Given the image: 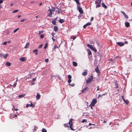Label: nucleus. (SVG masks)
<instances>
[{
    "label": "nucleus",
    "mask_w": 132,
    "mask_h": 132,
    "mask_svg": "<svg viewBox=\"0 0 132 132\" xmlns=\"http://www.w3.org/2000/svg\"><path fill=\"white\" fill-rule=\"evenodd\" d=\"M93 79V77L92 76H91L90 77H88V79L86 80V83L87 84L88 83H90L91 82Z\"/></svg>",
    "instance_id": "nucleus-1"
},
{
    "label": "nucleus",
    "mask_w": 132,
    "mask_h": 132,
    "mask_svg": "<svg viewBox=\"0 0 132 132\" xmlns=\"http://www.w3.org/2000/svg\"><path fill=\"white\" fill-rule=\"evenodd\" d=\"M77 9L79 11V12L80 14H82L83 13V11L82 10L81 8L80 7V6H79V5H77Z\"/></svg>",
    "instance_id": "nucleus-2"
},
{
    "label": "nucleus",
    "mask_w": 132,
    "mask_h": 132,
    "mask_svg": "<svg viewBox=\"0 0 132 132\" xmlns=\"http://www.w3.org/2000/svg\"><path fill=\"white\" fill-rule=\"evenodd\" d=\"M87 46L89 48L92 50L94 51L95 52L97 51L95 49L93 46L92 45H90L89 44H87Z\"/></svg>",
    "instance_id": "nucleus-3"
},
{
    "label": "nucleus",
    "mask_w": 132,
    "mask_h": 132,
    "mask_svg": "<svg viewBox=\"0 0 132 132\" xmlns=\"http://www.w3.org/2000/svg\"><path fill=\"white\" fill-rule=\"evenodd\" d=\"M73 120V119H71L69 121L68 123L70 125V126H68V127H70V128L71 129V130H74L73 128L72 127V121Z\"/></svg>",
    "instance_id": "nucleus-4"
},
{
    "label": "nucleus",
    "mask_w": 132,
    "mask_h": 132,
    "mask_svg": "<svg viewBox=\"0 0 132 132\" xmlns=\"http://www.w3.org/2000/svg\"><path fill=\"white\" fill-rule=\"evenodd\" d=\"M97 102V101L95 99H93L91 103L90 104L92 105V106H94L95 105V104Z\"/></svg>",
    "instance_id": "nucleus-5"
},
{
    "label": "nucleus",
    "mask_w": 132,
    "mask_h": 132,
    "mask_svg": "<svg viewBox=\"0 0 132 132\" xmlns=\"http://www.w3.org/2000/svg\"><path fill=\"white\" fill-rule=\"evenodd\" d=\"M54 9H55L56 13H57L59 14L61 12V9H59L57 8H55Z\"/></svg>",
    "instance_id": "nucleus-6"
},
{
    "label": "nucleus",
    "mask_w": 132,
    "mask_h": 132,
    "mask_svg": "<svg viewBox=\"0 0 132 132\" xmlns=\"http://www.w3.org/2000/svg\"><path fill=\"white\" fill-rule=\"evenodd\" d=\"M29 106L32 107L33 108H34L35 107V106L34 105H33L31 103L30 104H26V107L27 108H28Z\"/></svg>",
    "instance_id": "nucleus-7"
},
{
    "label": "nucleus",
    "mask_w": 132,
    "mask_h": 132,
    "mask_svg": "<svg viewBox=\"0 0 132 132\" xmlns=\"http://www.w3.org/2000/svg\"><path fill=\"white\" fill-rule=\"evenodd\" d=\"M116 44L119 46L122 47L123 46L124 44H125L122 43L121 42H117L116 43Z\"/></svg>",
    "instance_id": "nucleus-8"
},
{
    "label": "nucleus",
    "mask_w": 132,
    "mask_h": 132,
    "mask_svg": "<svg viewBox=\"0 0 132 132\" xmlns=\"http://www.w3.org/2000/svg\"><path fill=\"white\" fill-rule=\"evenodd\" d=\"M91 23H88L85 24L84 25L83 28H85L88 26H90L91 25Z\"/></svg>",
    "instance_id": "nucleus-9"
},
{
    "label": "nucleus",
    "mask_w": 132,
    "mask_h": 132,
    "mask_svg": "<svg viewBox=\"0 0 132 132\" xmlns=\"http://www.w3.org/2000/svg\"><path fill=\"white\" fill-rule=\"evenodd\" d=\"M89 89V88L88 87H86L84 89L82 90V93L85 92L86 91H87Z\"/></svg>",
    "instance_id": "nucleus-10"
},
{
    "label": "nucleus",
    "mask_w": 132,
    "mask_h": 132,
    "mask_svg": "<svg viewBox=\"0 0 132 132\" xmlns=\"http://www.w3.org/2000/svg\"><path fill=\"white\" fill-rule=\"evenodd\" d=\"M95 4H96V8L99 7L100 6V3H98V2H96Z\"/></svg>",
    "instance_id": "nucleus-11"
},
{
    "label": "nucleus",
    "mask_w": 132,
    "mask_h": 132,
    "mask_svg": "<svg viewBox=\"0 0 132 132\" xmlns=\"http://www.w3.org/2000/svg\"><path fill=\"white\" fill-rule=\"evenodd\" d=\"M95 71L97 73H100V71L99 70V69H98V67H96L95 70Z\"/></svg>",
    "instance_id": "nucleus-12"
},
{
    "label": "nucleus",
    "mask_w": 132,
    "mask_h": 132,
    "mask_svg": "<svg viewBox=\"0 0 132 132\" xmlns=\"http://www.w3.org/2000/svg\"><path fill=\"white\" fill-rule=\"evenodd\" d=\"M54 31L55 32H56V31H57L58 30V29L57 27L56 26H55L54 27Z\"/></svg>",
    "instance_id": "nucleus-13"
},
{
    "label": "nucleus",
    "mask_w": 132,
    "mask_h": 132,
    "mask_svg": "<svg viewBox=\"0 0 132 132\" xmlns=\"http://www.w3.org/2000/svg\"><path fill=\"white\" fill-rule=\"evenodd\" d=\"M125 26L126 27H129L130 26L129 23L128 22H126L125 23Z\"/></svg>",
    "instance_id": "nucleus-14"
},
{
    "label": "nucleus",
    "mask_w": 132,
    "mask_h": 132,
    "mask_svg": "<svg viewBox=\"0 0 132 132\" xmlns=\"http://www.w3.org/2000/svg\"><path fill=\"white\" fill-rule=\"evenodd\" d=\"M87 51L88 52V55H91L92 54V52L89 49H87Z\"/></svg>",
    "instance_id": "nucleus-15"
},
{
    "label": "nucleus",
    "mask_w": 132,
    "mask_h": 132,
    "mask_svg": "<svg viewBox=\"0 0 132 132\" xmlns=\"http://www.w3.org/2000/svg\"><path fill=\"white\" fill-rule=\"evenodd\" d=\"M48 11H49V13L50 14H52V12L55 11V9H50L48 10Z\"/></svg>",
    "instance_id": "nucleus-16"
},
{
    "label": "nucleus",
    "mask_w": 132,
    "mask_h": 132,
    "mask_svg": "<svg viewBox=\"0 0 132 132\" xmlns=\"http://www.w3.org/2000/svg\"><path fill=\"white\" fill-rule=\"evenodd\" d=\"M40 97V95L39 94H37L36 95V98L37 100L39 99Z\"/></svg>",
    "instance_id": "nucleus-17"
},
{
    "label": "nucleus",
    "mask_w": 132,
    "mask_h": 132,
    "mask_svg": "<svg viewBox=\"0 0 132 132\" xmlns=\"http://www.w3.org/2000/svg\"><path fill=\"white\" fill-rule=\"evenodd\" d=\"M20 60L22 61H24L26 60V59L24 57H22L20 58Z\"/></svg>",
    "instance_id": "nucleus-18"
},
{
    "label": "nucleus",
    "mask_w": 132,
    "mask_h": 132,
    "mask_svg": "<svg viewBox=\"0 0 132 132\" xmlns=\"http://www.w3.org/2000/svg\"><path fill=\"white\" fill-rule=\"evenodd\" d=\"M59 21L60 23H62L64 22V20L63 19H60Z\"/></svg>",
    "instance_id": "nucleus-19"
},
{
    "label": "nucleus",
    "mask_w": 132,
    "mask_h": 132,
    "mask_svg": "<svg viewBox=\"0 0 132 132\" xmlns=\"http://www.w3.org/2000/svg\"><path fill=\"white\" fill-rule=\"evenodd\" d=\"M102 7L105 9H106L107 8V7L106 5H105V4L103 3H102Z\"/></svg>",
    "instance_id": "nucleus-20"
},
{
    "label": "nucleus",
    "mask_w": 132,
    "mask_h": 132,
    "mask_svg": "<svg viewBox=\"0 0 132 132\" xmlns=\"http://www.w3.org/2000/svg\"><path fill=\"white\" fill-rule=\"evenodd\" d=\"M87 73V72L86 71L83 72L82 73V75L83 76H86Z\"/></svg>",
    "instance_id": "nucleus-21"
},
{
    "label": "nucleus",
    "mask_w": 132,
    "mask_h": 132,
    "mask_svg": "<svg viewBox=\"0 0 132 132\" xmlns=\"http://www.w3.org/2000/svg\"><path fill=\"white\" fill-rule=\"evenodd\" d=\"M73 65L74 66L76 67L77 66V64L76 62L74 61L73 62Z\"/></svg>",
    "instance_id": "nucleus-22"
},
{
    "label": "nucleus",
    "mask_w": 132,
    "mask_h": 132,
    "mask_svg": "<svg viewBox=\"0 0 132 132\" xmlns=\"http://www.w3.org/2000/svg\"><path fill=\"white\" fill-rule=\"evenodd\" d=\"M9 54H8L6 53V54H3V56L4 57L5 59H6L7 57L8 56V55Z\"/></svg>",
    "instance_id": "nucleus-23"
},
{
    "label": "nucleus",
    "mask_w": 132,
    "mask_h": 132,
    "mask_svg": "<svg viewBox=\"0 0 132 132\" xmlns=\"http://www.w3.org/2000/svg\"><path fill=\"white\" fill-rule=\"evenodd\" d=\"M38 51V50L37 49H36L34 50H33V52L34 53H35V54L36 55H37L38 54L37 52Z\"/></svg>",
    "instance_id": "nucleus-24"
},
{
    "label": "nucleus",
    "mask_w": 132,
    "mask_h": 132,
    "mask_svg": "<svg viewBox=\"0 0 132 132\" xmlns=\"http://www.w3.org/2000/svg\"><path fill=\"white\" fill-rule=\"evenodd\" d=\"M29 45V43H26V45H25V46L24 47L26 48H27L28 47V46Z\"/></svg>",
    "instance_id": "nucleus-25"
},
{
    "label": "nucleus",
    "mask_w": 132,
    "mask_h": 132,
    "mask_svg": "<svg viewBox=\"0 0 132 132\" xmlns=\"http://www.w3.org/2000/svg\"><path fill=\"white\" fill-rule=\"evenodd\" d=\"M123 101L127 104H128V101L127 100H126L125 99H123Z\"/></svg>",
    "instance_id": "nucleus-26"
},
{
    "label": "nucleus",
    "mask_w": 132,
    "mask_h": 132,
    "mask_svg": "<svg viewBox=\"0 0 132 132\" xmlns=\"http://www.w3.org/2000/svg\"><path fill=\"white\" fill-rule=\"evenodd\" d=\"M6 65L8 66H10L11 65V63L9 62H7L6 63Z\"/></svg>",
    "instance_id": "nucleus-27"
},
{
    "label": "nucleus",
    "mask_w": 132,
    "mask_h": 132,
    "mask_svg": "<svg viewBox=\"0 0 132 132\" xmlns=\"http://www.w3.org/2000/svg\"><path fill=\"white\" fill-rule=\"evenodd\" d=\"M52 23L54 24L55 25H56V21H55V20H53V21L52 22Z\"/></svg>",
    "instance_id": "nucleus-28"
},
{
    "label": "nucleus",
    "mask_w": 132,
    "mask_h": 132,
    "mask_svg": "<svg viewBox=\"0 0 132 132\" xmlns=\"http://www.w3.org/2000/svg\"><path fill=\"white\" fill-rule=\"evenodd\" d=\"M42 132H47L45 128H43L42 130Z\"/></svg>",
    "instance_id": "nucleus-29"
},
{
    "label": "nucleus",
    "mask_w": 132,
    "mask_h": 132,
    "mask_svg": "<svg viewBox=\"0 0 132 132\" xmlns=\"http://www.w3.org/2000/svg\"><path fill=\"white\" fill-rule=\"evenodd\" d=\"M24 96V94H22L19 95V97L20 98H22Z\"/></svg>",
    "instance_id": "nucleus-30"
},
{
    "label": "nucleus",
    "mask_w": 132,
    "mask_h": 132,
    "mask_svg": "<svg viewBox=\"0 0 132 132\" xmlns=\"http://www.w3.org/2000/svg\"><path fill=\"white\" fill-rule=\"evenodd\" d=\"M18 11H19V10H14L12 12V13H15L17 12H18Z\"/></svg>",
    "instance_id": "nucleus-31"
},
{
    "label": "nucleus",
    "mask_w": 132,
    "mask_h": 132,
    "mask_svg": "<svg viewBox=\"0 0 132 132\" xmlns=\"http://www.w3.org/2000/svg\"><path fill=\"white\" fill-rule=\"evenodd\" d=\"M68 78L69 79H71V76L70 75H68Z\"/></svg>",
    "instance_id": "nucleus-32"
},
{
    "label": "nucleus",
    "mask_w": 132,
    "mask_h": 132,
    "mask_svg": "<svg viewBox=\"0 0 132 132\" xmlns=\"http://www.w3.org/2000/svg\"><path fill=\"white\" fill-rule=\"evenodd\" d=\"M47 46H48L47 43H46L45 44L44 48V49H46V48L47 47Z\"/></svg>",
    "instance_id": "nucleus-33"
},
{
    "label": "nucleus",
    "mask_w": 132,
    "mask_h": 132,
    "mask_svg": "<svg viewBox=\"0 0 132 132\" xmlns=\"http://www.w3.org/2000/svg\"><path fill=\"white\" fill-rule=\"evenodd\" d=\"M124 16L125 18L126 19H127L128 18V16L126 14H125V15H124Z\"/></svg>",
    "instance_id": "nucleus-34"
},
{
    "label": "nucleus",
    "mask_w": 132,
    "mask_h": 132,
    "mask_svg": "<svg viewBox=\"0 0 132 132\" xmlns=\"http://www.w3.org/2000/svg\"><path fill=\"white\" fill-rule=\"evenodd\" d=\"M19 29V28H18L15 29L14 31V33H15Z\"/></svg>",
    "instance_id": "nucleus-35"
},
{
    "label": "nucleus",
    "mask_w": 132,
    "mask_h": 132,
    "mask_svg": "<svg viewBox=\"0 0 132 132\" xmlns=\"http://www.w3.org/2000/svg\"><path fill=\"white\" fill-rule=\"evenodd\" d=\"M75 1L76 2V3H77V4H78V5H79V6L80 5V4L79 3V1Z\"/></svg>",
    "instance_id": "nucleus-36"
},
{
    "label": "nucleus",
    "mask_w": 132,
    "mask_h": 132,
    "mask_svg": "<svg viewBox=\"0 0 132 132\" xmlns=\"http://www.w3.org/2000/svg\"><path fill=\"white\" fill-rule=\"evenodd\" d=\"M44 36V35L42 34L40 35V37L41 38H43Z\"/></svg>",
    "instance_id": "nucleus-37"
},
{
    "label": "nucleus",
    "mask_w": 132,
    "mask_h": 132,
    "mask_svg": "<svg viewBox=\"0 0 132 132\" xmlns=\"http://www.w3.org/2000/svg\"><path fill=\"white\" fill-rule=\"evenodd\" d=\"M87 120L86 119H83L82 121V123H84Z\"/></svg>",
    "instance_id": "nucleus-38"
},
{
    "label": "nucleus",
    "mask_w": 132,
    "mask_h": 132,
    "mask_svg": "<svg viewBox=\"0 0 132 132\" xmlns=\"http://www.w3.org/2000/svg\"><path fill=\"white\" fill-rule=\"evenodd\" d=\"M71 79H68V82L69 83H70L71 82Z\"/></svg>",
    "instance_id": "nucleus-39"
},
{
    "label": "nucleus",
    "mask_w": 132,
    "mask_h": 132,
    "mask_svg": "<svg viewBox=\"0 0 132 132\" xmlns=\"http://www.w3.org/2000/svg\"><path fill=\"white\" fill-rule=\"evenodd\" d=\"M73 37L72 38H72L73 39V40H74L76 38V36H73Z\"/></svg>",
    "instance_id": "nucleus-40"
},
{
    "label": "nucleus",
    "mask_w": 132,
    "mask_h": 132,
    "mask_svg": "<svg viewBox=\"0 0 132 132\" xmlns=\"http://www.w3.org/2000/svg\"><path fill=\"white\" fill-rule=\"evenodd\" d=\"M42 46H43V44H41L39 46L38 48H40L42 47Z\"/></svg>",
    "instance_id": "nucleus-41"
},
{
    "label": "nucleus",
    "mask_w": 132,
    "mask_h": 132,
    "mask_svg": "<svg viewBox=\"0 0 132 132\" xmlns=\"http://www.w3.org/2000/svg\"><path fill=\"white\" fill-rule=\"evenodd\" d=\"M7 44V42H5L3 43V45H6Z\"/></svg>",
    "instance_id": "nucleus-42"
},
{
    "label": "nucleus",
    "mask_w": 132,
    "mask_h": 132,
    "mask_svg": "<svg viewBox=\"0 0 132 132\" xmlns=\"http://www.w3.org/2000/svg\"><path fill=\"white\" fill-rule=\"evenodd\" d=\"M45 61L46 62H47L48 61V59H46L45 60Z\"/></svg>",
    "instance_id": "nucleus-43"
},
{
    "label": "nucleus",
    "mask_w": 132,
    "mask_h": 132,
    "mask_svg": "<svg viewBox=\"0 0 132 132\" xmlns=\"http://www.w3.org/2000/svg\"><path fill=\"white\" fill-rule=\"evenodd\" d=\"M121 12L122 14L123 15H125V12L123 11H121Z\"/></svg>",
    "instance_id": "nucleus-44"
},
{
    "label": "nucleus",
    "mask_w": 132,
    "mask_h": 132,
    "mask_svg": "<svg viewBox=\"0 0 132 132\" xmlns=\"http://www.w3.org/2000/svg\"><path fill=\"white\" fill-rule=\"evenodd\" d=\"M93 19H94L93 17H92L90 19V21H92L93 20Z\"/></svg>",
    "instance_id": "nucleus-45"
},
{
    "label": "nucleus",
    "mask_w": 132,
    "mask_h": 132,
    "mask_svg": "<svg viewBox=\"0 0 132 132\" xmlns=\"http://www.w3.org/2000/svg\"><path fill=\"white\" fill-rule=\"evenodd\" d=\"M97 90H99V86H97Z\"/></svg>",
    "instance_id": "nucleus-46"
},
{
    "label": "nucleus",
    "mask_w": 132,
    "mask_h": 132,
    "mask_svg": "<svg viewBox=\"0 0 132 132\" xmlns=\"http://www.w3.org/2000/svg\"><path fill=\"white\" fill-rule=\"evenodd\" d=\"M52 39L53 40V42H54L55 41V39H54V38H53V37H52Z\"/></svg>",
    "instance_id": "nucleus-47"
},
{
    "label": "nucleus",
    "mask_w": 132,
    "mask_h": 132,
    "mask_svg": "<svg viewBox=\"0 0 132 132\" xmlns=\"http://www.w3.org/2000/svg\"><path fill=\"white\" fill-rule=\"evenodd\" d=\"M102 95H98V98H99L100 97H102Z\"/></svg>",
    "instance_id": "nucleus-48"
},
{
    "label": "nucleus",
    "mask_w": 132,
    "mask_h": 132,
    "mask_svg": "<svg viewBox=\"0 0 132 132\" xmlns=\"http://www.w3.org/2000/svg\"><path fill=\"white\" fill-rule=\"evenodd\" d=\"M115 84L116 85V88H118V84H116V82H115Z\"/></svg>",
    "instance_id": "nucleus-49"
},
{
    "label": "nucleus",
    "mask_w": 132,
    "mask_h": 132,
    "mask_svg": "<svg viewBox=\"0 0 132 132\" xmlns=\"http://www.w3.org/2000/svg\"><path fill=\"white\" fill-rule=\"evenodd\" d=\"M69 85L71 86H74L75 84H69Z\"/></svg>",
    "instance_id": "nucleus-50"
},
{
    "label": "nucleus",
    "mask_w": 132,
    "mask_h": 132,
    "mask_svg": "<svg viewBox=\"0 0 132 132\" xmlns=\"http://www.w3.org/2000/svg\"><path fill=\"white\" fill-rule=\"evenodd\" d=\"M58 17H56V18H55L54 20H55V21H56H56H57V18Z\"/></svg>",
    "instance_id": "nucleus-51"
},
{
    "label": "nucleus",
    "mask_w": 132,
    "mask_h": 132,
    "mask_svg": "<svg viewBox=\"0 0 132 132\" xmlns=\"http://www.w3.org/2000/svg\"><path fill=\"white\" fill-rule=\"evenodd\" d=\"M3 56V54H0V56L2 57V56Z\"/></svg>",
    "instance_id": "nucleus-52"
},
{
    "label": "nucleus",
    "mask_w": 132,
    "mask_h": 132,
    "mask_svg": "<svg viewBox=\"0 0 132 132\" xmlns=\"http://www.w3.org/2000/svg\"><path fill=\"white\" fill-rule=\"evenodd\" d=\"M3 2V0H0V4L2 3Z\"/></svg>",
    "instance_id": "nucleus-53"
},
{
    "label": "nucleus",
    "mask_w": 132,
    "mask_h": 132,
    "mask_svg": "<svg viewBox=\"0 0 132 132\" xmlns=\"http://www.w3.org/2000/svg\"><path fill=\"white\" fill-rule=\"evenodd\" d=\"M36 78H33V79H32L33 81H35L36 80Z\"/></svg>",
    "instance_id": "nucleus-54"
},
{
    "label": "nucleus",
    "mask_w": 132,
    "mask_h": 132,
    "mask_svg": "<svg viewBox=\"0 0 132 132\" xmlns=\"http://www.w3.org/2000/svg\"><path fill=\"white\" fill-rule=\"evenodd\" d=\"M24 21H25V20L23 19V20H20V21L21 22H23Z\"/></svg>",
    "instance_id": "nucleus-55"
},
{
    "label": "nucleus",
    "mask_w": 132,
    "mask_h": 132,
    "mask_svg": "<svg viewBox=\"0 0 132 132\" xmlns=\"http://www.w3.org/2000/svg\"><path fill=\"white\" fill-rule=\"evenodd\" d=\"M52 14H50V13H49V14H48V16H51L52 15Z\"/></svg>",
    "instance_id": "nucleus-56"
},
{
    "label": "nucleus",
    "mask_w": 132,
    "mask_h": 132,
    "mask_svg": "<svg viewBox=\"0 0 132 132\" xmlns=\"http://www.w3.org/2000/svg\"><path fill=\"white\" fill-rule=\"evenodd\" d=\"M124 43H125V44H127L128 43V42L127 41H125Z\"/></svg>",
    "instance_id": "nucleus-57"
},
{
    "label": "nucleus",
    "mask_w": 132,
    "mask_h": 132,
    "mask_svg": "<svg viewBox=\"0 0 132 132\" xmlns=\"http://www.w3.org/2000/svg\"><path fill=\"white\" fill-rule=\"evenodd\" d=\"M90 108H91V109H93V108H92V106H92V105L90 104Z\"/></svg>",
    "instance_id": "nucleus-58"
},
{
    "label": "nucleus",
    "mask_w": 132,
    "mask_h": 132,
    "mask_svg": "<svg viewBox=\"0 0 132 132\" xmlns=\"http://www.w3.org/2000/svg\"><path fill=\"white\" fill-rule=\"evenodd\" d=\"M52 34V36H54V35H55V34H54V33H52V34Z\"/></svg>",
    "instance_id": "nucleus-59"
},
{
    "label": "nucleus",
    "mask_w": 132,
    "mask_h": 132,
    "mask_svg": "<svg viewBox=\"0 0 132 132\" xmlns=\"http://www.w3.org/2000/svg\"><path fill=\"white\" fill-rule=\"evenodd\" d=\"M13 4L12 3H11V6H13Z\"/></svg>",
    "instance_id": "nucleus-60"
},
{
    "label": "nucleus",
    "mask_w": 132,
    "mask_h": 132,
    "mask_svg": "<svg viewBox=\"0 0 132 132\" xmlns=\"http://www.w3.org/2000/svg\"><path fill=\"white\" fill-rule=\"evenodd\" d=\"M34 81L31 82V84L32 85H34Z\"/></svg>",
    "instance_id": "nucleus-61"
},
{
    "label": "nucleus",
    "mask_w": 132,
    "mask_h": 132,
    "mask_svg": "<svg viewBox=\"0 0 132 132\" xmlns=\"http://www.w3.org/2000/svg\"><path fill=\"white\" fill-rule=\"evenodd\" d=\"M103 122L104 123H106V121H103Z\"/></svg>",
    "instance_id": "nucleus-62"
},
{
    "label": "nucleus",
    "mask_w": 132,
    "mask_h": 132,
    "mask_svg": "<svg viewBox=\"0 0 132 132\" xmlns=\"http://www.w3.org/2000/svg\"><path fill=\"white\" fill-rule=\"evenodd\" d=\"M106 93H105L104 94H103L102 95H102H106Z\"/></svg>",
    "instance_id": "nucleus-63"
},
{
    "label": "nucleus",
    "mask_w": 132,
    "mask_h": 132,
    "mask_svg": "<svg viewBox=\"0 0 132 132\" xmlns=\"http://www.w3.org/2000/svg\"><path fill=\"white\" fill-rule=\"evenodd\" d=\"M92 124L90 123H89V124L88 125L89 126H91V125H92Z\"/></svg>",
    "instance_id": "nucleus-64"
}]
</instances>
